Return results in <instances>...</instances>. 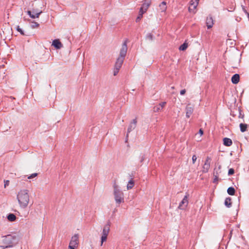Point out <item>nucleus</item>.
<instances>
[{
    "instance_id": "nucleus-1",
    "label": "nucleus",
    "mask_w": 249,
    "mask_h": 249,
    "mask_svg": "<svg viewBox=\"0 0 249 249\" xmlns=\"http://www.w3.org/2000/svg\"><path fill=\"white\" fill-rule=\"evenodd\" d=\"M127 40L125 39L122 44V47L120 51L119 56L117 58L113 71L114 76L116 75L121 68L124 58L126 56L127 51Z\"/></svg>"
},
{
    "instance_id": "nucleus-2",
    "label": "nucleus",
    "mask_w": 249,
    "mask_h": 249,
    "mask_svg": "<svg viewBox=\"0 0 249 249\" xmlns=\"http://www.w3.org/2000/svg\"><path fill=\"white\" fill-rule=\"evenodd\" d=\"M2 238L4 245L1 246L0 247L3 249L13 247L18 242V236L16 233L3 236Z\"/></svg>"
},
{
    "instance_id": "nucleus-3",
    "label": "nucleus",
    "mask_w": 249,
    "mask_h": 249,
    "mask_svg": "<svg viewBox=\"0 0 249 249\" xmlns=\"http://www.w3.org/2000/svg\"><path fill=\"white\" fill-rule=\"evenodd\" d=\"M17 199L18 204L21 208H26L29 202V195L28 191L26 189L20 190L17 195Z\"/></svg>"
},
{
    "instance_id": "nucleus-4",
    "label": "nucleus",
    "mask_w": 249,
    "mask_h": 249,
    "mask_svg": "<svg viewBox=\"0 0 249 249\" xmlns=\"http://www.w3.org/2000/svg\"><path fill=\"white\" fill-rule=\"evenodd\" d=\"M113 187L114 199L116 204L119 206L121 203L124 202V195L115 181L113 183Z\"/></svg>"
},
{
    "instance_id": "nucleus-5",
    "label": "nucleus",
    "mask_w": 249,
    "mask_h": 249,
    "mask_svg": "<svg viewBox=\"0 0 249 249\" xmlns=\"http://www.w3.org/2000/svg\"><path fill=\"white\" fill-rule=\"evenodd\" d=\"M79 235L78 233L74 234L71 238L69 245V249H76L79 245Z\"/></svg>"
},
{
    "instance_id": "nucleus-6",
    "label": "nucleus",
    "mask_w": 249,
    "mask_h": 249,
    "mask_svg": "<svg viewBox=\"0 0 249 249\" xmlns=\"http://www.w3.org/2000/svg\"><path fill=\"white\" fill-rule=\"evenodd\" d=\"M137 119H134L130 123V124L128 126V127L127 128L126 139H127V137L128 136V133H129L130 132H131L132 130H133L136 128V125H137Z\"/></svg>"
},
{
    "instance_id": "nucleus-7",
    "label": "nucleus",
    "mask_w": 249,
    "mask_h": 249,
    "mask_svg": "<svg viewBox=\"0 0 249 249\" xmlns=\"http://www.w3.org/2000/svg\"><path fill=\"white\" fill-rule=\"evenodd\" d=\"M188 195H186L182 201L180 202L178 208L180 210H183L185 209V208L187 206L188 204Z\"/></svg>"
},
{
    "instance_id": "nucleus-8",
    "label": "nucleus",
    "mask_w": 249,
    "mask_h": 249,
    "mask_svg": "<svg viewBox=\"0 0 249 249\" xmlns=\"http://www.w3.org/2000/svg\"><path fill=\"white\" fill-rule=\"evenodd\" d=\"M151 3V0H145L142 6L140 8L141 9H142L143 11H145L146 12L147 9L149 6L150 5Z\"/></svg>"
},
{
    "instance_id": "nucleus-9",
    "label": "nucleus",
    "mask_w": 249,
    "mask_h": 249,
    "mask_svg": "<svg viewBox=\"0 0 249 249\" xmlns=\"http://www.w3.org/2000/svg\"><path fill=\"white\" fill-rule=\"evenodd\" d=\"M52 45L56 49H60L63 47L61 42L58 39H54L53 41Z\"/></svg>"
},
{
    "instance_id": "nucleus-10",
    "label": "nucleus",
    "mask_w": 249,
    "mask_h": 249,
    "mask_svg": "<svg viewBox=\"0 0 249 249\" xmlns=\"http://www.w3.org/2000/svg\"><path fill=\"white\" fill-rule=\"evenodd\" d=\"M206 24L208 29L211 28L213 24V20L212 17H208L206 18Z\"/></svg>"
},
{
    "instance_id": "nucleus-11",
    "label": "nucleus",
    "mask_w": 249,
    "mask_h": 249,
    "mask_svg": "<svg viewBox=\"0 0 249 249\" xmlns=\"http://www.w3.org/2000/svg\"><path fill=\"white\" fill-rule=\"evenodd\" d=\"M186 110V116L187 118H189L190 116L192 115V114L193 112L194 109L192 107H190V106L188 105L185 108Z\"/></svg>"
},
{
    "instance_id": "nucleus-12",
    "label": "nucleus",
    "mask_w": 249,
    "mask_h": 249,
    "mask_svg": "<svg viewBox=\"0 0 249 249\" xmlns=\"http://www.w3.org/2000/svg\"><path fill=\"white\" fill-rule=\"evenodd\" d=\"M130 176L131 177V179L129 180L128 184L127 185V190L132 189L134 185V182L132 178V177L134 176L133 174L132 173Z\"/></svg>"
},
{
    "instance_id": "nucleus-13",
    "label": "nucleus",
    "mask_w": 249,
    "mask_h": 249,
    "mask_svg": "<svg viewBox=\"0 0 249 249\" xmlns=\"http://www.w3.org/2000/svg\"><path fill=\"white\" fill-rule=\"evenodd\" d=\"M240 80V76L238 74H234L231 77V82L233 84H237Z\"/></svg>"
},
{
    "instance_id": "nucleus-14",
    "label": "nucleus",
    "mask_w": 249,
    "mask_h": 249,
    "mask_svg": "<svg viewBox=\"0 0 249 249\" xmlns=\"http://www.w3.org/2000/svg\"><path fill=\"white\" fill-rule=\"evenodd\" d=\"M232 142L231 140L228 138H224L223 139V144L226 146H230L231 145Z\"/></svg>"
},
{
    "instance_id": "nucleus-15",
    "label": "nucleus",
    "mask_w": 249,
    "mask_h": 249,
    "mask_svg": "<svg viewBox=\"0 0 249 249\" xmlns=\"http://www.w3.org/2000/svg\"><path fill=\"white\" fill-rule=\"evenodd\" d=\"M27 13L28 15L30 16V17H31L32 18H38L39 17V15L41 14V13H42V11H41L38 13H36L35 15L32 14L31 11L29 10L27 11Z\"/></svg>"
},
{
    "instance_id": "nucleus-16",
    "label": "nucleus",
    "mask_w": 249,
    "mask_h": 249,
    "mask_svg": "<svg viewBox=\"0 0 249 249\" xmlns=\"http://www.w3.org/2000/svg\"><path fill=\"white\" fill-rule=\"evenodd\" d=\"M110 230V223L108 222L104 227L102 233L108 234Z\"/></svg>"
},
{
    "instance_id": "nucleus-17",
    "label": "nucleus",
    "mask_w": 249,
    "mask_h": 249,
    "mask_svg": "<svg viewBox=\"0 0 249 249\" xmlns=\"http://www.w3.org/2000/svg\"><path fill=\"white\" fill-rule=\"evenodd\" d=\"M225 205L228 207L230 208L231 206V197H227L224 202Z\"/></svg>"
},
{
    "instance_id": "nucleus-18",
    "label": "nucleus",
    "mask_w": 249,
    "mask_h": 249,
    "mask_svg": "<svg viewBox=\"0 0 249 249\" xmlns=\"http://www.w3.org/2000/svg\"><path fill=\"white\" fill-rule=\"evenodd\" d=\"M145 12H146L145 11H143L141 9H140L139 15L136 19V22H138L140 21V20L141 19V18L142 17L143 14Z\"/></svg>"
},
{
    "instance_id": "nucleus-19",
    "label": "nucleus",
    "mask_w": 249,
    "mask_h": 249,
    "mask_svg": "<svg viewBox=\"0 0 249 249\" xmlns=\"http://www.w3.org/2000/svg\"><path fill=\"white\" fill-rule=\"evenodd\" d=\"M160 10L161 12H165L166 10V2L165 1H162L159 5Z\"/></svg>"
},
{
    "instance_id": "nucleus-20",
    "label": "nucleus",
    "mask_w": 249,
    "mask_h": 249,
    "mask_svg": "<svg viewBox=\"0 0 249 249\" xmlns=\"http://www.w3.org/2000/svg\"><path fill=\"white\" fill-rule=\"evenodd\" d=\"M7 218L8 220L10 222H13V221H15L16 219V216L13 213H9L7 215Z\"/></svg>"
},
{
    "instance_id": "nucleus-21",
    "label": "nucleus",
    "mask_w": 249,
    "mask_h": 249,
    "mask_svg": "<svg viewBox=\"0 0 249 249\" xmlns=\"http://www.w3.org/2000/svg\"><path fill=\"white\" fill-rule=\"evenodd\" d=\"M248 125L246 124L241 123L240 124V131L242 132H244L247 131Z\"/></svg>"
},
{
    "instance_id": "nucleus-22",
    "label": "nucleus",
    "mask_w": 249,
    "mask_h": 249,
    "mask_svg": "<svg viewBox=\"0 0 249 249\" xmlns=\"http://www.w3.org/2000/svg\"><path fill=\"white\" fill-rule=\"evenodd\" d=\"M210 167V164L204 163L203 166V170L202 172L203 173H207L209 171V168Z\"/></svg>"
},
{
    "instance_id": "nucleus-23",
    "label": "nucleus",
    "mask_w": 249,
    "mask_h": 249,
    "mask_svg": "<svg viewBox=\"0 0 249 249\" xmlns=\"http://www.w3.org/2000/svg\"><path fill=\"white\" fill-rule=\"evenodd\" d=\"M235 190L234 188L232 187H230L228 188V189L227 190V193H228L229 195H231V196L234 195L235 194Z\"/></svg>"
},
{
    "instance_id": "nucleus-24",
    "label": "nucleus",
    "mask_w": 249,
    "mask_h": 249,
    "mask_svg": "<svg viewBox=\"0 0 249 249\" xmlns=\"http://www.w3.org/2000/svg\"><path fill=\"white\" fill-rule=\"evenodd\" d=\"M188 47V43L186 42H184L179 48L180 51H185Z\"/></svg>"
},
{
    "instance_id": "nucleus-25",
    "label": "nucleus",
    "mask_w": 249,
    "mask_h": 249,
    "mask_svg": "<svg viewBox=\"0 0 249 249\" xmlns=\"http://www.w3.org/2000/svg\"><path fill=\"white\" fill-rule=\"evenodd\" d=\"M199 0H196V4H195L194 3H191V6H190L189 7V11L190 12H191V11L192 10V8H191V7L192 6L193 7V9H196V6L198 3V1Z\"/></svg>"
},
{
    "instance_id": "nucleus-26",
    "label": "nucleus",
    "mask_w": 249,
    "mask_h": 249,
    "mask_svg": "<svg viewBox=\"0 0 249 249\" xmlns=\"http://www.w3.org/2000/svg\"><path fill=\"white\" fill-rule=\"evenodd\" d=\"M39 24L36 22L33 21L31 22V27L33 29L37 28L39 27Z\"/></svg>"
},
{
    "instance_id": "nucleus-27",
    "label": "nucleus",
    "mask_w": 249,
    "mask_h": 249,
    "mask_svg": "<svg viewBox=\"0 0 249 249\" xmlns=\"http://www.w3.org/2000/svg\"><path fill=\"white\" fill-rule=\"evenodd\" d=\"M161 110L162 108L160 107V106H159V105L155 106L153 108V111L155 112H159Z\"/></svg>"
},
{
    "instance_id": "nucleus-28",
    "label": "nucleus",
    "mask_w": 249,
    "mask_h": 249,
    "mask_svg": "<svg viewBox=\"0 0 249 249\" xmlns=\"http://www.w3.org/2000/svg\"><path fill=\"white\" fill-rule=\"evenodd\" d=\"M107 239V237H106L105 236H101V246H102L103 244V243L105 241H106Z\"/></svg>"
},
{
    "instance_id": "nucleus-29",
    "label": "nucleus",
    "mask_w": 249,
    "mask_h": 249,
    "mask_svg": "<svg viewBox=\"0 0 249 249\" xmlns=\"http://www.w3.org/2000/svg\"><path fill=\"white\" fill-rule=\"evenodd\" d=\"M16 29L17 31L19 32L20 33L21 35H24L23 31L20 28L19 26H18L17 27Z\"/></svg>"
},
{
    "instance_id": "nucleus-30",
    "label": "nucleus",
    "mask_w": 249,
    "mask_h": 249,
    "mask_svg": "<svg viewBox=\"0 0 249 249\" xmlns=\"http://www.w3.org/2000/svg\"><path fill=\"white\" fill-rule=\"evenodd\" d=\"M153 38V36L152 34L149 33L146 36V38L150 40H152Z\"/></svg>"
},
{
    "instance_id": "nucleus-31",
    "label": "nucleus",
    "mask_w": 249,
    "mask_h": 249,
    "mask_svg": "<svg viewBox=\"0 0 249 249\" xmlns=\"http://www.w3.org/2000/svg\"><path fill=\"white\" fill-rule=\"evenodd\" d=\"M37 176V173H33L28 177V179H32L35 177H36Z\"/></svg>"
},
{
    "instance_id": "nucleus-32",
    "label": "nucleus",
    "mask_w": 249,
    "mask_h": 249,
    "mask_svg": "<svg viewBox=\"0 0 249 249\" xmlns=\"http://www.w3.org/2000/svg\"><path fill=\"white\" fill-rule=\"evenodd\" d=\"M234 173V170L233 168H230L228 171V175L231 176Z\"/></svg>"
},
{
    "instance_id": "nucleus-33",
    "label": "nucleus",
    "mask_w": 249,
    "mask_h": 249,
    "mask_svg": "<svg viewBox=\"0 0 249 249\" xmlns=\"http://www.w3.org/2000/svg\"><path fill=\"white\" fill-rule=\"evenodd\" d=\"M166 104V102H163L159 104V106L162 109L165 105Z\"/></svg>"
},
{
    "instance_id": "nucleus-34",
    "label": "nucleus",
    "mask_w": 249,
    "mask_h": 249,
    "mask_svg": "<svg viewBox=\"0 0 249 249\" xmlns=\"http://www.w3.org/2000/svg\"><path fill=\"white\" fill-rule=\"evenodd\" d=\"M211 158L209 157H207L206 160L205 161V163L210 164Z\"/></svg>"
},
{
    "instance_id": "nucleus-35",
    "label": "nucleus",
    "mask_w": 249,
    "mask_h": 249,
    "mask_svg": "<svg viewBox=\"0 0 249 249\" xmlns=\"http://www.w3.org/2000/svg\"><path fill=\"white\" fill-rule=\"evenodd\" d=\"M197 159V157L196 156V155H194L193 156H192V161H193V163L194 164L196 161Z\"/></svg>"
},
{
    "instance_id": "nucleus-36",
    "label": "nucleus",
    "mask_w": 249,
    "mask_h": 249,
    "mask_svg": "<svg viewBox=\"0 0 249 249\" xmlns=\"http://www.w3.org/2000/svg\"><path fill=\"white\" fill-rule=\"evenodd\" d=\"M214 176H215V178H214L213 179V182L215 183V182L217 181L218 176L217 175H214Z\"/></svg>"
},
{
    "instance_id": "nucleus-37",
    "label": "nucleus",
    "mask_w": 249,
    "mask_h": 249,
    "mask_svg": "<svg viewBox=\"0 0 249 249\" xmlns=\"http://www.w3.org/2000/svg\"><path fill=\"white\" fill-rule=\"evenodd\" d=\"M9 184V181L7 180L4 181V187H6V186H8Z\"/></svg>"
},
{
    "instance_id": "nucleus-38",
    "label": "nucleus",
    "mask_w": 249,
    "mask_h": 249,
    "mask_svg": "<svg viewBox=\"0 0 249 249\" xmlns=\"http://www.w3.org/2000/svg\"><path fill=\"white\" fill-rule=\"evenodd\" d=\"M186 92V90L185 89L181 90L180 91V94L182 95H184Z\"/></svg>"
},
{
    "instance_id": "nucleus-39",
    "label": "nucleus",
    "mask_w": 249,
    "mask_h": 249,
    "mask_svg": "<svg viewBox=\"0 0 249 249\" xmlns=\"http://www.w3.org/2000/svg\"><path fill=\"white\" fill-rule=\"evenodd\" d=\"M243 11L246 13V14L247 15L248 18L249 19V13L247 12V11L246 10L245 8H243Z\"/></svg>"
},
{
    "instance_id": "nucleus-40",
    "label": "nucleus",
    "mask_w": 249,
    "mask_h": 249,
    "mask_svg": "<svg viewBox=\"0 0 249 249\" xmlns=\"http://www.w3.org/2000/svg\"><path fill=\"white\" fill-rule=\"evenodd\" d=\"M144 159H145L144 155H142L141 156L140 162H142L144 160Z\"/></svg>"
},
{
    "instance_id": "nucleus-41",
    "label": "nucleus",
    "mask_w": 249,
    "mask_h": 249,
    "mask_svg": "<svg viewBox=\"0 0 249 249\" xmlns=\"http://www.w3.org/2000/svg\"><path fill=\"white\" fill-rule=\"evenodd\" d=\"M199 133H200L201 135H202V134H203V130H202V129H199Z\"/></svg>"
},
{
    "instance_id": "nucleus-42",
    "label": "nucleus",
    "mask_w": 249,
    "mask_h": 249,
    "mask_svg": "<svg viewBox=\"0 0 249 249\" xmlns=\"http://www.w3.org/2000/svg\"><path fill=\"white\" fill-rule=\"evenodd\" d=\"M108 235V234L104 233H102V236H105L106 237H107Z\"/></svg>"
},
{
    "instance_id": "nucleus-43",
    "label": "nucleus",
    "mask_w": 249,
    "mask_h": 249,
    "mask_svg": "<svg viewBox=\"0 0 249 249\" xmlns=\"http://www.w3.org/2000/svg\"><path fill=\"white\" fill-rule=\"evenodd\" d=\"M172 89H174V87H171Z\"/></svg>"
}]
</instances>
